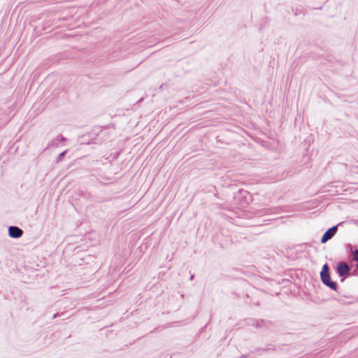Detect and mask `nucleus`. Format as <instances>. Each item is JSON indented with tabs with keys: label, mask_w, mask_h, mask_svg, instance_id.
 Listing matches in <instances>:
<instances>
[{
	"label": "nucleus",
	"mask_w": 358,
	"mask_h": 358,
	"mask_svg": "<svg viewBox=\"0 0 358 358\" xmlns=\"http://www.w3.org/2000/svg\"><path fill=\"white\" fill-rule=\"evenodd\" d=\"M357 268H358V262H357Z\"/></svg>",
	"instance_id": "6"
},
{
	"label": "nucleus",
	"mask_w": 358,
	"mask_h": 358,
	"mask_svg": "<svg viewBox=\"0 0 358 358\" xmlns=\"http://www.w3.org/2000/svg\"><path fill=\"white\" fill-rule=\"evenodd\" d=\"M349 271V266L345 263L339 264L338 266V272L340 275L343 276L348 273Z\"/></svg>",
	"instance_id": "4"
},
{
	"label": "nucleus",
	"mask_w": 358,
	"mask_h": 358,
	"mask_svg": "<svg viewBox=\"0 0 358 358\" xmlns=\"http://www.w3.org/2000/svg\"><path fill=\"white\" fill-rule=\"evenodd\" d=\"M353 259H354L355 261L358 262V250H356L353 252Z\"/></svg>",
	"instance_id": "5"
},
{
	"label": "nucleus",
	"mask_w": 358,
	"mask_h": 358,
	"mask_svg": "<svg viewBox=\"0 0 358 358\" xmlns=\"http://www.w3.org/2000/svg\"><path fill=\"white\" fill-rule=\"evenodd\" d=\"M8 234L11 238H17L22 236L23 231L17 227L11 226L8 228Z\"/></svg>",
	"instance_id": "3"
},
{
	"label": "nucleus",
	"mask_w": 358,
	"mask_h": 358,
	"mask_svg": "<svg viewBox=\"0 0 358 358\" xmlns=\"http://www.w3.org/2000/svg\"><path fill=\"white\" fill-rule=\"evenodd\" d=\"M320 276L322 281L327 286L329 287L334 290L336 289V283L331 281L330 278V275L329 274V267L327 264H324L322 267V269L320 272Z\"/></svg>",
	"instance_id": "1"
},
{
	"label": "nucleus",
	"mask_w": 358,
	"mask_h": 358,
	"mask_svg": "<svg viewBox=\"0 0 358 358\" xmlns=\"http://www.w3.org/2000/svg\"><path fill=\"white\" fill-rule=\"evenodd\" d=\"M338 230L337 226H334L331 228L329 229L323 235L321 239L322 243H325L329 240H330L333 236L336 234Z\"/></svg>",
	"instance_id": "2"
}]
</instances>
